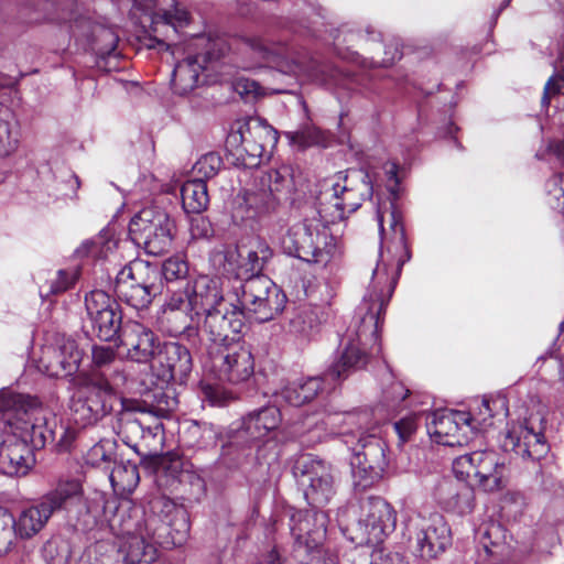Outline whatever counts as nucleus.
Returning a JSON list of instances; mask_svg holds the SVG:
<instances>
[{
    "instance_id": "2eb2a0df",
    "label": "nucleus",
    "mask_w": 564,
    "mask_h": 564,
    "mask_svg": "<svg viewBox=\"0 0 564 564\" xmlns=\"http://www.w3.org/2000/svg\"><path fill=\"white\" fill-rule=\"evenodd\" d=\"M239 334H230L225 341H213L220 346L210 354L212 367L220 380L238 384L249 381L254 373V359L250 348L238 341Z\"/></svg>"
},
{
    "instance_id": "4c0bfd02",
    "label": "nucleus",
    "mask_w": 564,
    "mask_h": 564,
    "mask_svg": "<svg viewBox=\"0 0 564 564\" xmlns=\"http://www.w3.org/2000/svg\"><path fill=\"white\" fill-rule=\"evenodd\" d=\"M108 523L112 533L122 540L143 531L138 511L132 509L129 502L120 503L115 513L108 518Z\"/></svg>"
},
{
    "instance_id": "37998d69",
    "label": "nucleus",
    "mask_w": 564,
    "mask_h": 564,
    "mask_svg": "<svg viewBox=\"0 0 564 564\" xmlns=\"http://www.w3.org/2000/svg\"><path fill=\"white\" fill-rule=\"evenodd\" d=\"M501 409L507 412L506 401L502 398L487 399L484 398L474 409L471 415V425L474 426V433L479 429H485L492 424L491 420L495 416V412Z\"/></svg>"
},
{
    "instance_id": "c9c22d12",
    "label": "nucleus",
    "mask_w": 564,
    "mask_h": 564,
    "mask_svg": "<svg viewBox=\"0 0 564 564\" xmlns=\"http://www.w3.org/2000/svg\"><path fill=\"white\" fill-rule=\"evenodd\" d=\"M327 386L324 375L321 377H310L306 379H299L284 386L279 395L289 404L293 406H301L306 402L312 401L319 392Z\"/></svg>"
},
{
    "instance_id": "680f3d73",
    "label": "nucleus",
    "mask_w": 564,
    "mask_h": 564,
    "mask_svg": "<svg viewBox=\"0 0 564 564\" xmlns=\"http://www.w3.org/2000/svg\"><path fill=\"white\" fill-rule=\"evenodd\" d=\"M408 394L409 390L401 382H394L391 384L389 391L384 392V399L388 402V406L394 408L403 401Z\"/></svg>"
},
{
    "instance_id": "2f4dec72",
    "label": "nucleus",
    "mask_w": 564,
    "mask_h": 564,
    "mask_svg": "<svg viewBox=\"0 0 564 564\" xmlns=\"http://www.w3.org/2000/svg\"><path fill=\"white\" fill-rule=\"evenodd\" d=\"M281 423V412L274 406H263L248 413L242 419V431L252 442L261 441L275 432Z\"/></svg>"
},
{
    "instance_id": "0e129e2a",
    "label": "nucleus",
    "mask_w": 564,
    "mask_h": 564,
    "mask_svg": "<svg viewBox=\"0 0 564 564\" xmlns=\"http://www.w3.org/2000/svg\"><path fill=\"white\" fill-rule=\"evenodd\" d=\"M457 508L460 513L469 512L473 509L474 494L469 487L457 494Z\"/></svg>"
},
{
    "instance_id": "bb28decb",
    "label": "nucleus",
    "mask_w": 564,
    "mask_h": 564,
    "mask_svg": "<svg viewBox=\"0 0 564 564\" xmlns=\"http://www.w3.org/2000/svg\"><path fill=\"white\" fill-rule=\"evenodd\" d=\"M506 446H510L522 458L533 460L541 459L550 449L542 426L536 427L533 417L525 419L508 432Z\"/></svg>"
},
{
    "instance_id": "ea45409f",
    "label": "nucleus",
    "mask_w": 564,
    "mask_h": 564,
    "mask_svg": "<svg viewBox=\"0 0 564 564\" xmlns=\"http://www.w3.org/2000/svg\"><path fill=\"white\" fill-rule=\"evenodd\" d=\"M82 494L83 487L78 479H59L55 488L40 499L54 514V512L63 509L67 501L79 497Z\"/></svg>"
},
{
    "instance_id": "3c124183",
    "label": "nucleus",
    "mask_w": 564,
    "mask_h": 564,
    "mask_svg": "<svg viewBox=\"0 0 564 564\" xmlns=\"http://www.w3.org/2000/svg\"><path fill=\"white\" fill-rule=\"evenodd\" d=\"M159 274L162 275L166 282L181 280L186 278L188 274V264L181 257H172L163 262L161 272L159 271Z\"/></svg>"
},
{
    "instance_id": "4468645a",
    "label": "nucleus",
    "mask_w": 564,
    "mask_h": 564,
    "mask_svg": "<svg viewBox=\"0 0 564 564\" xmlns=\"http://www.w3.org/2000/svg\"><path fill=\"white\" fill-rule=\"evenodd\" d=\"M175 224L170 215L156 206L141 209L130 221L132 239L143 245L149 254L160 256L172 246Z\"/></svg>"
},
{
    "instance_id": "1a4fd4ad",
    "label": "nucleus",
    "mask_w": 564,
    "mask_h": 564,
    "mask_svg": "<svg viewBox=\"0 0 564 564\" xmlns=\"http://www.w3.org/2000/svg\"><path fill=\"white\" fill-rule=\"evenodd\" d=\"M288 184V178L279 170L260 171L254 176V184L245 189L232 209L236 224L254 220L274 210L278 205V194Z\"/></svg>"
},
{
    "instance_id": "e2e57ef3",
    "label": "nucleus",
    "mask_w": 564,
    "mask_h": 564,
    "mask_svg": "<svg viewBox=\"0 0 564 564\" xmlns=\"http://www.w3.org/2000/svg\"><path fill=\"white\" fill-rule=\"evenodd\" d=\"M204 394L212 405L221 406L228 400L227 393L219 387L207 386L204 388Z\"/></svg>"
},
{
    "instance_id": "a878e982",
    "label": "nucleus",
    "mask_w": 564,
    "mask_h": 564,
    "mask_svg": "<svg viewBox=\"0 0 564 564\" xmlns=\"http://www.w3.org/2000/svg\"><path fill=\"white\" fill-rule=\"evenodd\" d=\"M119 339V347L126 350L127 359L140 364L153 359L159 347L158 337L152 329L135 321L123 324Z\"/></svg>"
},
{
    "instance_id": "0eeeda50",
    "label": "nucleus",
    "mask_w": 564,
    "mask_h": 564,
    "mask_svg": "<svg viewBox=\"0 0 564 564\" xmlns=\"http://www.w3.org/2000/svg\"><path fill=\"white\" fill-rule=\"evenodd\" d=\"M231 293L236 296V301H231L229 306L237 307L241 313V330L245 327L246 312L256 321L264 323L280 314L286 303L283 291L267 275L236 280Z\"/></svg>"
},
{
    "instance_id": "338daca9",
    "label": "nucleus",
    "mask_w": 564,
    "mask_h": 564,
    "mask_svg": "<svg viewBox=\"0 0 564 564\" xmlns=\"http://www.w3.org/2000/svg\"><path fill=\"white\" fill-rule=\"evenodd\" d=\"M402 56V53L397 43H391L386 46L384 57L379 62L381 66L388 67L391 66L394 62L399 61Z\"/></svg>"
},
{
    "instance_id": "774afa93",
    "label": "nucleus",
    "mask_w": 564,
    "mask_h": 564,
    "mask_svg": "<svg viewBox=\"0 0 564 564\" xmlns=\"http://www.w3.org/2000/svg\"><path fill=\"white\" fill-rule=\"evenodd\" d=\"M547 152L554 155L560 162L564 163V140L550 142Z\"/></svg>"
},
{
    "instance_id": "e433bc0d",
    "label": "nucleus",
    "mask_w": 564,
    "mask_h": 564,
    "mask_svg": "<svg viewBox=\"0 0 564 564\" xmlns=\"http://www.w3.org/2000/svg\"><path fill=\"white\" fill-rule=\"evenodd\" d=\"M94 370L90 375H99L106 372L110 382L120 386L126 381V376L121 367V362L116 358V351L111 347L94 346L93 347Z\"/></svg>"
},
{
    "instance_id": "c85d7f7f",
    "label": "nucleus",
    "mask_w": 564,
    "mask_h": 564,
    "mask_svg": "<svg viewBox=\"0 0 564 564\" xmlns=\"http://www.w3.org/2000/svg\"><path fill=\"white\" fill-rule=\"evenodd\" d=\"M119 435L122 442L139 453L140 445H143L149 454L156 453L164 442V427L160 420L154 419L152 423L145 424L140 420H127L120 426Z\"/></svg>"
},
{
    "instance_id": "b1692460",
    "label": "nucleus",
    "mask_w": 564,
    "mask_h": 564,
    "mask_svg": "<svg viewBox=\"0 0 564 564\" xmlns=\"http://www.w3.org/2000/svg\"><path fill=\"white\" fill-rule=\"evenodd\" d=\"M193 361L189 349L180 343H166L153 357L152 368L165 382H183L192 371Z\"/></svg>"
},
{
    "instance_id": "f704fd0d",
    "label": "nucleus",
    "mask_w": 564,
    "mask_h": 564,
    "mask_svg": "<svg viewBox=\"0 0 564 564\" xmlns=\"http://www.w3.org/2000/svg\"><path fill=\"white\" fill-rule=\"evenodd\" d=\"M120 552L124 564H160L156 547L142 531L123 540Z\"/></svg>"
},
{
    "instance_id": "a18cd8bd",
    "label": "nucleus",
    "mask_w": 564,
    "mask_h": 564,
    "mask_svg": "<svg viewBox=\"0 0 564 564\" xmlns=\"http://www.w3.org/2000/svg\"><path fill=\"white\" fill-rule=\"evenodd\" d=\"M43 556L47 564H69L72 552L66 541L52 539L43 546Z\"/></svg>"
},
{
    "instance_id": "7c9ffc66",
    "label": "nucleus",
    "mask_w": 564,
    "mask_h": 564,
    "mask_svg": "<svg viewBox=\"0 0 564 564\" xmlns=\"http://www.w3.org/2000/svg\"><path fill=\"white\" fill-rule=\"evenodd\" d=\"M238 275L256 276L273 257L270 245L261 237H252L237 247Z\"/></svg>"
},
{
    "instance_id": "aec40b11",
    "label": "nucleus",
    "mask_w": 564,
    "mask_h": 564,
    "mask_svg": "<svg viewBox=\"0 0 564 564\" xmlns=\"http://www.w3.org/2000/svg\"><path fill=\"white\" fill-rule=\"evenodd\" d=\"M85 306L93 329L101 340H112L121 333L123 324L118 304L106 292L91 291L85 297Z\"/></svg>"
},
{
    "instance_id": "5701e85b",
    "label": "nucleus",
    "mask_w": 564,
    "mask_h": 564,
    "mask_svg": "<svg viewBox=\"0 0 564 564\" xmlns=\"http://www.w3.org/2000/svg\"><path fill=\"white\" fill-rule=\"evenodd\" d=\"M82 361V351L75 340L63 339L57 346L43 349L37 368L48 377H67L75 373Z\"/></svg>"
},
{
    "instance_id": "412c9836",
    "label": "nucleus",
    "mask_w": 564,
    "mask_h": 564,
    "mask_svg": "<svg viewBox=\"0 0 564 564\" xmlns=\"http://www.w3.org/2000/svg\"><path fill=\"white\" fill-rule=\"evenodd\" d=\"M415 552L424 558H435L451 544V529L443 516L435 513L416 524Z\"/></svg>"
},
{
    "instance_id": "79ce46f5",
    "label": "nucleus",
    "mask_w": 564,
    "mask_h": 564,
    "mask_svg": "<svg viewBox=\"0 0 564 564\" xmlns=\"http://www.w3.org/2000/svg\"><path fill=\"white\" fill-rule=\"evenodd\" d=\"M185 434L188 438L186 441L188 446L206 449L218 444L221 431L212 423L193 422L188 425Z\"/></svg>"
},
{
    "instance_id": "39448f33",
    "label": "nucleus",
    "mask_w": 564,
    "mask_h": 564,
    "mask_svg": "<svg viewBox=\"0 0 564 564\" xmlns=\"http://www.w3.org/2000/svg\"><path fill=\"white\" fill-rule=\"evenodd\" d=\"M373 195L372 180L365 170H348L325 178L316 197L318 214L335 223L355 213Z\"/></svg>"
},
{
    "instance_id": "c756f323",
    "label": "nucleus",
    "mask_w": 564,
    "mask_h": 564,
    "mask_svg": "<svg viewBox=\"0 0 564 564\" xmlns=\"http://www.w3.org/2000/svg\"><path fill=\"white\" fill-rule=\"evenodd\" d=\"M150 511L153 517L165 525V530L172 535L174 544H182L189 532V521L186 509L165 496H156L151 499Z\"/></svg>"
},
{
    "instance_id": "a19ab883",
    "label": "nucleus",
    "mask_w": 564,
    "mask_h": 564,
    "mask_svg": "<svg viewBox=\"0 0 564 564\" xmlns=\"http://www.w3.org/2000/svg\"><path fill=\"white\" fill-rule=\"evenodd\" d=\"M181 197L186 213L200 214L209 204L207 185L200 178L185 182L181 188Z\"/></svg>"
},
{
    "instance_id": "8fccbe9b",
    "label": "nucleus",
    "mask_w": 564,
    "mask_h": 564,
    "mask_svg": "<svg viewBox=\"0 0 564 564\" xmlns=\"http://www.w3.org/2000/svg\"><path fill=\"white\" fill-rule=\"evenodd\" d=\"M14 539V517L0 507V555L10 550Z\"/></svg>"
},
{
    "instance_id": "052dcab7",
    "label": "nucleus",
    "mask_w": 564,
    "mask_h": 564,
    "mask_svg": "<svg viewBox=\"0 0 564 564\" xmlns=\"http://www.w3.org/2000/svg\"><path fill=\"white\" fill-rule=\"evenodd\" d=\"M382 169L387 177V188L392 196L397 197L400 183L398 177V164L395 162L389 161L383 164Z\"/></svg>"
},
{
    "instance_id": "f257e3e1",
    "label": "nucleus",
    "mask_w": 564,
    "mask_h": 564,
    "mask_svg": "<svg viewBox=\"0 0 564 564\" xmlns=\"http://www.w3.org/2000/svg\"><path fill=\"white\" fill-rule=\"evenodd\" d=\"M391 237L384 236L383 214L377 210V221L381 237L379 260L372 271V278L364 302L359 307L360 323L354 336H348L332 365L324 372L327 389L361 370L368 357L365 346L369 340H377L379 327L388 302L393 293L402 267L411 258L405 229L401 216L392 210L390 215Z\"/></svg>"
},
{
    "instance_id": "393cba45",
    "label": "nucleus",
    "mask_w": 564,
    "mask_h": 564,
    "mask_svg": "<svg viewBox=\"0 0 564 564\" xmlns=\"http://www.w3.org/2000/svg\"><path fill=\"white\" fill-rule=\"evenodd\" d=\"M290 530L297 547L311 552L326 533V514L317 509L295 510L290 517Z\"/></svg>"
},
{
    "instance_id": "6e6552de",
    "label": "nucleus",
    "mask_w": 564,
    "mask_h": 564,
    "mask_svg": "<svg viewBox=\"0 0 564 564\" xmlns=\"http://www.w3.org/2000/svg\"><path fill=\"white\" fill-rule=\"evenodd\" d=\"M131 15L149 35L150 48L162 46L170 50L169 40L189 22L188 11L175 0H134Z\"/></svg>"
},
{
    "instance_id": "49530a36",
    "label": "nucleus",
    "mask_w": 564,
    "mask_h": 564,
    "mask_svg": "<svg viewBox=\"0 0 564 564\" xmlns=\"http://www.w3.org/2000/svg\"><path fill=\"white\" fill-rule=\"evenodd\" d=\"M158 473L174 480H182L186 469L182 457L177 453H166L160 458Z\"/></svg>"
},
{
    "instance_id": "6ab92c4d",
    "label": "nucleus",
    "mask_w": 564,
    "mask_h": 564,
    "mask_svg": "<svg viewBox=\"0 0 564 564\" xmlns=\"http://www.w3.org/2000/svg\"><path fill=\"white\" fill-rule=\"evenodd\" d=\"M397 525V511L381 497H369L360 505L358 528L368 544L381 543Z\"/></svg>"
},
{
    "instance_id": "4be33fe9",
    "label": "nucleus",
    "mask_w": 564,
    "mask_h": 564,
    "mask_svg": "<svg viewBox=\"0 0 564 564\" xmlns=\"http://www.w3.org/2000/svg\"><path fill=\"white\" fill-rule=\"evenodd\" d=\"M206 43L208 48L204 54L188 56L178 62L172 74V86L176 94L186 95L198 85L200 72L206 67V63L220 56L221 51L215 52L216 42L207 41L204 36L196 39V46Z\"/></svg>"
},
{
    "instance_id": "f03ea898",
    "label": "nucleus",
    "mask_w": 564,
    "mask_h": 564,
    "mask_svg": "<svg viewBox=\"0 0 564 564\" xmlns=\"http://www.w3.org/2000/svg\"><path fill=\"white\" fill-rule=\"evenodd\" d=\"M224 294L221 279L199 274L187 281L183 290L170 293L164 303L165 311H182L189 321L198 318L203 333L210 341H225L230 334L241 333V313L230 308L231 302Z\"/></svg>"
},
{
    "instance_id": "7ed1b4c3",
    "label": "nucleus",
    "mask_w": 564,
    "mask_h": 564,
    "mask_svg": "<svg viewBox=\"0 0 564 564\" xmlns=\"http://www.w3.org/2000/svg\"><path fill=\"white\" fill-rule=\"evenodd\" d=\"M0 411H13L18 421H22L17 425V432L9 435L4 451L0 452V470L9 476L26 475L34 464L30 444L41 447L53 436L46 411L36 398L10 389L0 390Z\"/></svg>"
},
{
    "instance_id": "5fc2aeb1",
    "label": "nucleus",
    "mask_w": 564,
    "mask_h": 564,
    "mask_svg": "<svg viewBox=\"0 0 564 564\" xmlns=\"http://www.w3.org/2000/svg\"><path fill=\"white\" fill-rule=\"evenodd\" d=\"M189 232L193 240H209L214 236V228L206 217L197 214L191 220Z\"/></svg>"
},
{
    "instance_id": "09e8293b",
    "label": "nucleus",
    "mask_w": 564,
    "mask_h": 564,
    "mask_svg": "<svg viewBox=\"0 0 564 564\" xmlns=\"http://www.w3.org/2000/svg\"><path fill=\"white\" fill-rule=\"evenodd\" d=\"M221 158L214 152L202 155L193 166V172L200 178H212L220 170Z\"/></svg>"
},
{
    "instance_id": "58836bf2",
    "label": "nucleus",
    "mask_w": 564,
    "mask_h": 564,
    "mask_svg": "<svg viewBox=\"0 0 564 564\" xmlns=\"http://www.w3.org/2000/svg\"><path fill=\"white\" fill-rule=\"evenodd\" d=\"M108 477L113 491L120 496L130 495L140 481L138 466L131 462H115Z\"/></svg>"
},
{
    "instance_id": "4d7b16f0",
    "label": "nucleus",
    "mask_w": 564,
    "mask_h": 564,
    "mask_svg": "<svg viewBox=\"0 0 564 564\" xmlns=\"http://www.w3.org/2000/svg\"><path fill=\"white\" fill-rule=\"evenodd\" d=\"M425 415V413H413L394 423V430L402 442L410 438V436L416 431L419 421Z\"/></svg>"
},
{
    "instance_id": "423d86ee",
    "label": "nucleus",
    "mask_w": 564,
    "mask_h": 564,
    "mask_svg": "<svg viewBox=\"0 0 564 564\" xmlns=\"http://www.w3.org/2000/svg\"><path fill=\"white\" fill-rule=\"evenodd\" d=\"M326 223L327 218L318 215L291 225L281 239L284 253L307 263L326 265L336 251V240Z\"/></svg>"
},
{
    "instance_id": "20e7f679",
    "label": "nucleus",
    "mask_w": 564,
    "mask_h": 564,
    "mask_svg": "<svg viewBox=\"0 0 564 564\" xmlns=\"http://www.w3.org/2000/svg\"><path fill=\"white\" fill-rule=\"evenodd\" d=\"M292 56L293 52L285 43H269L261 36H248L242 40L239 48V67L252 70L262 66H272L282 74L296 78L305 76L328 88H352L355 78L337 67L317 62L304 65Z\"/></svg>"
},
{
    "instance_id": "603ef678",
    "label": "nucleus",
    "mask_w": 564,
    "mask_h": 564,
    "mask_svg": "<svg viewBox=\"0 0 564 564\" xmlns=\"http://www.w3.org/2000/svg\"><path fill=\"white\" fill-rule=\"evenodd\" d=\"M86 463L108 473L113 465V455L108 453L102 444H95L86 455Z\"/></svg>"
},
{
    "instance_id": "72a5a7b5",
    "label": "nucleus",
    "mask_w": 564,
    "mask_h": 564,
    "mask_svg": "<svg viewBox=\"0 0 564 564\" xmlns=\"http://www.w3.org/2000/svg\"><path fill=\"white\" fill-rule=\"evenodd\" d=\"M319 321L317 313L311 307L296 310L289 319L285 333L299 346L310 343L318 333Z\"/></svg>"
},
{
    "instance_id": "473e14b6",
    "label": "nucleus",
    "mask_w": 564,
    "mask_h": 564,
    "mask_svg": "<svg viewBox=\"0 0 564 564\" xmlns=\"http://www.w3.org/2000/svg\"><path fill=\"white\" fill-rule=\"evenodd\" d=\"M53 513L39 499V501L28 508H24L17 518H14L15 536L28 540L41 532Z\"/></svg>"
},
{
    "instance_id": "de8ad7c7",
    "label": "nucleus",
    "mask_w": 564,
    "mask_h": 564,
    "mask_svg": "<svg viewBox=\"0 0 564 564\" xmlns=\"http://www.w3.org/2000/svg\"><path fill=\"white\" fill-rule=\"evenodd\" d=\"M547 204L564 215V173L552 175L545 183Z\"/></svg>"
},
{
    "instance_id": "864d4df0",
    "label": "nucleus",
    "mask_w": 564,
    "mask_h": 564,
    "mask_svg": "<svg viewBox=\"0 0 564 564\" xmlns=\"http://www.w3.org/2000/svg\"><path fill=\"white\" fill-rule=\"evenodd\" d=\"M0 452H3L9 443V435L17 432V425H21L22 421H18L13 411H0Z\"/></svg>"
},
{
    "instance_id": "c03bdc74",
    "label": "nucleus",
    "mask_w": 564,
    "mask_h": 564,
    "mask_svg": "<svg viewBox=\"0 0 564 564\" xmlns=\"http://www.w3.org/2000/svg\"><path fill=\"white\" fill-rule=\"evenodd\" d=\"M288 137L292 144L305 149L313 145H323L327 143L326 134L316 127H304L303 129L289 132Z\"/></svg>"
},
{
    "instance_id": "dca6fc26",
    "label": "nucleus",
    "mask_w": 564,
    "mask_h": 564,
    "mask_svg": "<svg viewBox=\"0 0 564 564\" xmlns=\"http://www.w3.org/2000/svg\"><path fill=\"white\" fill-rule=\"evenodd\" d=\"M357 443L349 448L354 453L351 460L352 473L364 488L380 480L387 468V444L375 434L358 432Z\"/></svg>"
},
{
    "instance_id": "13d9d810",
    "label": "nucleus",
    "mask_w": 564,
    "mask_h": 564,
    "mask_svg": "<svg viewBox=\"0 0 564 564\" xmlns=\"http://www.w3.org/2000/svg\"><path fill=\"white\" fill-rule=\"evenodd\" d=\"M500 533V527L494 523L490 525L480 527L478 529L477 535L479 539V544L488 555L494 553L491 546L497 545V541L492 538V535L495 534L496 538H498Z\"/></svg>"
},
{
    "instance_id": "bf43d9fd",
    "label": "nucleus",
    "mask_w": 564,
    "mask_h": 564,
    "mask_svg": "<svg viewBox=\"0 0 564 564\" xmlns=\"http://www.w3.org/2000/svg\"><path fill=\"white\" fill-rule=\"evenodd\" d=\"M234 89L242 97H258L263 95V88L256 80L245 77L236 79Z\"/></svg>"
},
{
    "instance_id": "6e6d98bb",
    "label": "nucleus",
    "mask_w": 564,
    "mask_h": 564,
    "mask_svg": "<svg viewBox=\"0 0 564 564\" xmlns=\"http://www.w3.org/2000/svg\"><path fill=\"white\" fill-rule=\"evenodd\" d=\"M77 276L78 273L75 270H59L56 278L51 281L50 293L59 294L65 292L75 284Z\"/></svg>"
},
{
    "instance_id": "a211bd4d",
    "label": "nucleus",
    "mask_w": 564,
    "mask_h": 564,
    "mask_svg": "<svg viewBox=\"0 0 564 564\" xmlns=\"http://www.w3.org/2000/svg\"><path fill=\"white\" fill-rule=\"evenodd\" d=\"M429 435L444 446H463L474 436L470 412L437 410L425 415Z\"/></svg>"
},
{
    "instance_id": "cd10ccee",
    "label": "nucleus",
    "mask_w": 564,
    "mask_h": 564,
    "mask_svg": "<svg viewBox=\"0 0 564 564\" xmlns=\"http://www.w3.org/2000/svg\"><path fill=\"white\" fill-rule=\"evenodd\" d=\"M361 416L354 412H324L321 415H311L306 417L305 425L308 431H316L315 441H321L327 434H340L344 442L349 446L358 436L350 426L360 423Z\"/></svg>"
},
{
    "instance_id": "69168bd1",
    "label": "nucleus",
    "mask_w": 564,
    "mask_h": 564,
    "mask_svg": "<svg viewBox=\"0 0 564 564\" xmlns=\"http://www.w3.org/2000/svg\"><path fill=\"white\" fill-rule=\"evenodd\" d=\"M192 323L183 328L182 335L193 345L196 346L199 343V332H203L202 325L198 318L191 321Z\"/></svg>"
},
{
    "instance_id": "ddd939ff",
    "label": "nucleus",
    "mask_w": 564,
    "mask_h": 564,
    "mask_svg": "<svg viewBox=\"0 0 564 564\" xmlns=\"http://www.w3.org/2000/svg\"><path fill=\"white\" fill-rule=\"evenodd\" d=\"M160 274L155 267L143 261H134L124 265L117 274L115 292L119 300L128 305L142 310L161 293Z\"/></svg>"
},
{
    "instance_id": "9d476101",
    "label": "nucleus",
    "mask_w": 564,
    "mask_h": 564,
    "mask_svg": "<svg viewBox=\"0 0 564 564\" xmlns=\"http://www.w3.org/2000/svg\"><path fill=\"white\" fill-rule=\"evenodd\" d=\"M278 142L276 131L259 117L237 120L227 138L235 155L246 169L258 167L267 147Z\"/></svg>"
},
{
    "instance_id": "f3484780",
    "label": "nucleus",
    "mask_w": 564,
    "mask_h": 564,
    "mask_svg": "<svg viewBox=\"0 0 564 564\" xmlns=\"http://www.w3.org/2000/svg\"><path fill=\"white\" fill-rule=\"evenodd\" d=\"M294 475L311 506H324L335 494L330 466L321 459L302 456L294 466Z\"/></svg>"
},
{
    "instance_id": "f8f14e48",
    "label": "nucleus",
    "mask_w": 564,
    "mask_h": 564,
    "mask_svg": "<svg viewBox=\"0 0 564 564\" xmlns=\"http://www.w3.org/2000/svg\"><path fill=\"white\" fill-rule=\"evenodd\" d=\"M453 473L459 480L485 491H497L506 486L507 467L495 451H476L456 457Z\"/></svg>"
},
{
    "instance_id": "9b49d317",
    "label": "nucleus",
    "mask_w": 564,
    "mask_h": 564,
    "mask_svg": "<svg viewBox=\"0 0 564 564\" xmlns=\"http://www.w3.org/2000/svg\"><path fill=\"white\" fill-rule=\"evenodd\" d=\"M118 386L110 382L106 372L89 377L70 400L72 420L78 426L95 424L112 410Z\"/></svg>"
}]
</instances>
